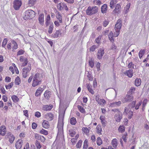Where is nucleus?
Returning a JSON list of instances; mask_svg holds the SVG:
<instances>
[{
    "mask_svg": "<svg viewBox=\"0 0 149 149\" xmlns=\"http://www.w3.org/2000/svg\"><path fill=\"white\" fill-rule=\"evenodd\" d=\"M42 79V74L39 73H36L33 77L32 85L35 87L40 85Z\"/></svg>",
    "mask_w": 149,
    "mask_h": 149,
    "instance_id": "f257e3e1",
    "label": "nucleus"
},
{
    "mask_svg": "<svg viewBox=\"0 0 149 149\" xmlns=\"http://www.w3.org/2000/svg\"><path fill=\"white\" fill-rule=\"evenodd\" d=\"M65 112L63 114H60L57 125L58 133L59 134L63 133V120Z\"/></svg>",
    "mask_w": 149,
    "mask_h": 149,
    "instance_id": "f03ea898",
    "label": "nucleus"
},
{
    "mask_svg": "<svg viewBox=\"0 0 149 149\" xmlns=\"http://www.w3.org/2000/svg\"><path fill=\"white\" fill-rule=\"evenodd\" d=\"M98 8L96 6H89L86 10V14L88 15H92L96 14L98 11Z\"/></svg>",
    "mask_w": 149,
    "mask_h": 149,
    "instance_id": "7ed1b4c3",
    "label": "nucleus"
},
{
    "mask_svg": "<svg viewBox=\"0 0 149 149\" xmlns=\"http://www.w3.org/2000/svg\"><path fill=\"white\" fill-rule=\"evenodd\" d=\"M25 16L24 17V19H32L35 16V12L34 11L31 10H26L25 12Z\"/></svg>",
    "mask_w": 149,
    "mask_h": 149,
    "instance_id": "20e7f679",
    "label": "nucleus"
},
{
    "mask_svg": "<svg viewBox=\"0 0 149 149\" xmlns=\"http://www.w3.org/2000/svg\"><path fill=\"white\" fill-rule=\"evenodd\" d=\"M13 7L15 10H18L22 5L21 1L20 0H15L13 2Z\"/></svg>",
    "mask_w": 149,
    "mask_h": 149,
    "instance_id": "39448f33",
    "label": "nucleus"
},
{
    "mask_svg": "<svg viewBox=\"0 0 149 149\" xmlns=\"http://www.w3.org/2000/svg\"><path fill=\"white\" fill-rule=\"evenodd\" d=\"M133 111H131V110H130L126 107H125V110L123 113V114L124 115H128L129 119H130L132 118L133 116Z\"/></svg>",
    "mask_w": 149,
    "mask_h": 149,
    "instance_id": "423d86ee",
    "label": "nucleus"
},
{
    "mask_svg": "<svg viewBox=\"0 0 149 149\" xmlns=\"http://www.w3.org/2000/svg\"><path fill=\"white\" fill-rule=\"evenodd\" d=\"M122 26V21L120 19H118L117 22L114 29L115 31H120Z\"/></svg>",
    "mask_w": 149,
    "mask_h": 149,
    "instance_id": "0eeeda50",
    "label": "nucleus"
},
{
    "mask_svg": "<svg viewBox=\"0 0 149 149\" xmlns=\"http://www.w3.org/2000/svg\"><path fill=\"white\" fill-rule=\"evenodd\" d=\"M104 53V49L103 48L99 49L97 54V57L99 59H102V56Z\"/></svg>",
    "mask_w": 149,
    "mask_h": 149,
    "instance_id": "6e6552de",
    "label": "nucleus"
},
{
    "mask_svg": "<svg viewBox=\"0 0 149 149\" xmlns=\"http://www.w3.org/2000/svg\"><path fill=\"white\" fill-rule=\"evenodd\" d=\"M6 137L9 139V141L11 143H13L15 140V137L10 132L7 133Z\"/></svg>",
    "mask_w": 149,
    "mask_h": 149,
    "instance_id": "1a4fd4ad",
    "label": "nucleus"
},
{
    "mask_svg": "<svg viewBox=\"0 0 149 149\" xmlns=\"http://www.w3.org/2000/svg\"><path fill=\"white\" fill-rule=\"evenodd\" d=\"M124 74L129 78H131L133 76V70L132 69H129L124 72Z\"/></svg>",
    "mask_w": 149,
    "mask_h": 149,
    "instance_id": "9d476101",
    "label": "nucleus"
},
{
    "mask_svg": "<svg viewBox=\"0 0 149 149\" xmlns=\"http://www.w3.org/2000/svg\"><path fill=\"white\" fill-rule=\"evenodd\" d=\"M122 118V114L121 112L118 114H116L114 116V118L116 121L118 122H120Z\"/></svg>",
    "mask_w": 149,
    "mask_h": 149,
    "instance_id": "9b49d317",
    "label": "nucleus"
},
{
    "mask_svg": "<svg viewBox=\"0 0 149 149\" xmlns=\"http://www.w3.org/2000/svg\"><path fill=\"white\" fill-rule=\"evenodd\" d=\"M58 7L59 8V10H63L64 8L65 10H68V8L67 7L66 4L64 3H60L58 5Z\"/></svg>",
    "mask_w": 149,
    "mask_h": 149,
    "instance_id": "f8f14e48",
    "label": "nucleus"
},
{
    "mask_svg": "<svg viewBox=\"0 0 149 149\" xmlns=\"http://www.w3.org/2000/svg\"><path fill=\"white\" fill-rule=\"evenodd\" d=\"M23 144V141L22 139L18 140L15 143V146L16 149H20Z\"/></svg>",
    "mask_w": 149,
    "mask_h": 149,
    "instance_id": "ddd939ff",
    "label": "nucleus"
},
{
    "mask_svg": "<svg viewBox=\"0 0 149 149\" xmlns=\"http://www.w3.org/2000/svg\"><path fill=\"white\" fill-rule=\"evenodd\" d=\"M121 7L119 4H117L116 6L115 9L113 10V13H118L120 12Z\"/></svg>",
    "mask_w": 149,
    "mask_h": 149,
    "instance_id": "4468645a",
    "label": "nucleus"
},
{
    "mask_svg": "<svg viewBox=\"0 0 149 149\" xmlns=\"http://www.w3.org/2000/svg\"><path fill=\"white\" fill-rule=\"evenodd\" d=\"M133 96L131 95H127L124 99V102H127L131 101L133 100Z\"/></svg>",
    "mask_w": 149,
    "mask_h": 149,
    "instance_id": "2eb2a0df",
    "label": "nucleus"
},
{
    "mask_svg": "<svg viewBox=\"0 0 149 149\" xmlns=\"http://www.w3.org/2000/svg\"><path fill=\"white\" fill-rule=\"evenodd\" d=\"M6 128L5 126H1L0 127V135L4 136L6 133Z\"/></svg>",
    "mask_w": 149,
    "mask_h": 149,
    "instance_id": "dca6fc26",
    "label": "nucleus"
},
{
    "mask_svg": "<svg viewBox=\"0 0 149 149\" xmlns=\"http://www.w3.org/2000/svg\"><path fill=\"white\" fill-rule=\"evenodd\" d=\"M61 31L59 30H57L55 33H53L52 35V37L54 38H57L59 35H61Z\"/></svg>",
    "mask_w": 149,
    "mask_h": 149,
    "instance_id": "f3484780",
    "label": "nucleus"
},
{
    "mask_svg": "<svg viewBox=\"0 0 149 149\" xmlns=\"http://www.w3.org/2000/svg\"><path fill=\"white\" fill-rule=\"evenodd\" d=\"M121 104V102L120 101H118L117 102H116L111 103L110 104V106L112 107H118Z\"/></svg>",
    "mask_w": 149,
    "mask_h": 149,
    "instance_id": "a211bd4d",
    "label": "nucleus"
},
{
    "mask_svg": "<svg viewBox=\"0 0 149 149\" xmlns=\"http://www.w3.org/2000/svg\"><path fill=\"white\" fill-rule=\"evenodd\" d=\"M43 91V90L42 88L40 87L38 88L37 90L36 91L35 93V95L37 97L40 95L42 93Z\"/></svg>",
    "mask_w": 149,
    "mask_h": 149,
    "instance_id": "6ab92c4d",
    "label": "nucleus"
},
{
    "mask_svg": "<svg viewBox=\"0 0 149 149\" xmlns=\"http://www.w3.org/2000/svg\"><path fill=\"white\" fill-rule=\"evenodd\" d=\"M44 15L43 14L40 15L38 18V21L40 24L42 25L44 24Z\"/></svg>",
    "mask_w": 149,
    "mask_h": 149,
    "instance_id": "aec40b11",
    "label": "nucleus"
},
{
    "mask_svg": "<svg viewBox=\"0 0 149 149\" xmlns=\"http://www.w3.org/2000/svg\"><path fill=\"white\" fill-rule=\"evenodd\" d=\"M49 122L48 121L44 120L42 123V126L45 129L48 128L49 127Z\"/></svg>",
    "mask_w": 149,
    "mask_h": 149,
    "instance_id": "412c9836",
    "label": "nucleus"
},
{
    "mask_svg": "<svg viewBox=\"0 0 149 149\" xmlns=\"http://www.w3.org/2000/svg\"><path fill=\"white\" fill-rule=\"evenodd\" d=\"M131 5L130 3H129L126 5L124 8V12L125 14H127L129 11V9Z\"/></svg>",
    "mask_w": 149,
    "mask_h": 149,
    "instance_id": "4be33fe9",
    "label": "nucleus"
},
{
    "mask_svg": "<svg viewBox=\"0 0 149 149\" xmlns=\"http://www.w3.org/2000/svg\"><path fill=\"white\" fill-rule=\"evenodd\" d=\"M107 5L106 4H104L101 7V11L103 13H105L107 11Z\"/></svg>",
    "mask_w": 149,
    "mask_h": 149,
    "instance_id": "5701e85b",
    "label": "nucleus"
},
{
    "mask_svg": "<svg viewBox=\"0 0 149 149\" xmlns=\"http://www.w3.org/2000/svg\"><path fill=\"white\" fill-rule=\"evenodd\" d=\"M111 144L114 148H116L118 145L117 140L116 139H114L112 140Z\"/></svg>",
    "mask_w": 149,
    "mask_h": 149,
    "instance_id": "b1692460",
    "label": "nucleus"
},
{
    "mask_svg": "<svg viewBox=\"0 0 149 149\" xmlns=\"http://www.w3.org/2000/svg\"><path fill=\"white\" fill-rule=\"evenodd\" d=\"M52 105H44L43 106V110L46 111L50 110L52 109Z\"/></svg>",
    "mask_w": 149,
    "mask_h": 149,
    "instance_id": "393cba45",
    "label": "nucleus"
},
{
    "mask_svg": "<svg viewBox=\"0 0 149 149\" xmlns=\"http://www.w3.org/2000/svg\"><path fill=\"white\" fill-rule=\"evenodd\" d=\"M141 81L140 79L136 78L134 81L135 85L137 86H140L141 84Z\"/></svg>",
    "mask_w": 149,
    "mask_h": 149,
    "instance_id": "a878e982",
    "label": "nucleus"
},
{
    "mask_svg": "<svg viewBox=\"0 0 149 149\" xmlns=\"http://www.w3.org/2000/svg\"><path fill=\"white\" fill-rule=\"evenodd\" d=\"M86 86L89 91L92 94L94 93L93 90L92 89L91 87L90 86V84H86Z\"/></svg>",
    "mask_w": 149,
    "mask_h": 149,
    "instance_id": "bb28decb",
    "label": "nucleus"
},
{
    "mask_svg": "<svg viewBox=\"0 0 149 149\" xmlns=\"http://www.w3.org/2000/svg\"><path fill=\"white\" fill-rule=\"evenodd\" d=\"M116 3V0H111L110 3V7L112 9L113 8L114 6V5H115Z\"/></svg>",
    "mask_w": 149,
    "mask_h": 149,
    "instance_id": "cd10ccee",
    "label": "nucleus"
},
{
    "mask_svg": "<svg viewBox=\"0 0 149 149\" xmlns=\"http://www.w3.org/2000/svg\"><path fill=\"white\" fill-rule=\"evenodd\" d=\"M46 118L49 121H51L53 119V114L52 113L47 114L46 115Z\"/></svg>",
    "mask_w": 149,
    "mask_h": 149,
    "instance_id": "c85d7f7f",
    "label": "nucleus"
},
{
    "mask_svg": "<svg viewBox=\"0 0 149 149\" xmlns=\"http://www.w3.org/2000/svg\"><path fill=\"white\" fill-rule=\"evenodd\" d=\"M51 92L49 91H46L44 94V95L45 98L46 99H49L51 95Z\"/></svg>",
    "mask_w": 149,
    "mask_h": 149,
    "instance_id": "c756f323",
    "label": "nucleus"
},
{
    "mask_svg": "<svg viewBox=\"0 0 149 149\" xmlns=\"http://www.w3.org/2000/svg\"><path fill=\"white\" fill-rule=\"evenodd\" d=\"M148 101V100L147 99H145L142 103V110L143 111L145 109L146 106L147 104V102Z\"/></svg>",
    "mask_w": 149,
    "mask_h": 149,
    "instance_id": "7c9ffc66",
    "label": "nucleus"
},
{
    "mask_svg": "<svg viewBox=\"0 0 149 149\" xmlns=\"http://www.w3.org/2000/svg\"><path fill=\"white\" fill-rule=\"evenodd\" d=\"M70 123L72 125H75L77 122L76 118L74 117L70 119Z\"/></svg>",
    "mask_w": 149,
    "mask_h": 149,
    "instance_id": "2f4dec72",
    "label": "nucleus"
},
{
    "mask_svg": "<svg viewBox=\"0 0 149 149\" xmlns=\"http://www.w3.org/2000/svg\"><path fill=\"white\" fill-rule=\"evenodd\" d=\"M31 65L29 64L27 67H25L22 70H25V71L27 72H26L28 73L31 70Z\"/></svg>",
    "mask_w": 149,
    "mask_h": 149,
    "instance_id": "473e14b6",
    "label": "nucleus"
},
{
    "mask_svg": "<svg viewBox=\"0 0 149 149\" xmlns=\"http://www.w3.org/2000/svg\"><path fill=\"white\" fill-rule=\"evenodd\" d=\"M31 65L29 64L27 67H25L22 70H25V71L27 72H26L28 73L31 70Z\"/></svg>",
    "mask_w": 149,
    "mask_h": 149,
    "instance_id": "72a5a7b5",
    "label": "nucleus"
},
{
    "mask_svg": "<svg viewBox=\"0 0 149 149\" xmlns=\"http://www.w3.org/2000/svg\"><path fill=\"white\" fill-rule=\"evenodd\" d=\"M113 34L112 31L110 32L109 35V38L111 42H113L114 40L113 38Z\"/></svg>",
    "mask_w": 149,
    "mask_h": 149,
    "instance_id": "f704fd0d",
    "label": "nucleus"
},
{
    "mask_svg": "<svg viewBox=\"0 0 149 149\" xmlns=\"http://www.w3.org/2000/svg\"><path fill=\"white\" fill-rule=\"evenodd\" d=\"M98 104L101 105H104L106 104L105 100L103 99H100L97 102Z\"/></svg>",
    "mask_w": 149,
    "mask_h": 149,
    "instance_id": "c9c22d12",
    "label": "nucleus"
},
{
    "mask_svg": "<svg viewBox=\"0 0 149 149\" xmlns=\"http://www.w3.org/2000/svg\"><path fill=\"white\" fill-rule=\"evenodd\" d=\"M82 141L81 140H80L77 143L76 147L77 148H81L82 143Z\"/></svg>",
    "mask_w": 149,
    "mask_h": 149,
    "instance_id": "e433bc0d",
    "label": "nucleus"
},
{
    "mask_svg": "<svg viewBox=\"0 0 149 149\" xmlns=\"http://www.w3.org/2000/svg\"><path fill=\"white\" fill-rule=\"evenodd\" d=\"M88 147V140L87 139H86L84 142L83 149H87Z\"/></svg>",
    "mask_w": 149,
    "mask_h": 149,
    "instance_id": "4c0bfd02",
    "label": "nucleus"
},
{
    "mask_svg": "<svg viewBox=\"0 0 149 149\" xmlns=\"http://www.w3.org/2000/svg\"><path fill=\"white\" fill-rule=\"evenodd\" d=\"M21 83V80L18 76L17 77L15 80V83L17 85H19Z\"/></svg>",
    "mask_w": 149,
    "mask_h": 149,
    "instance_id": "58836bf2",
    "label": "nucleus"
},
{
    "mask_svg": "<svg viewBox=\"0 0 149 149\" xmlns=\"http://www.w3.org/2000/svg\"><path fill=\"white\" fill-rule=\"evenodd\" d=\"M54 25L53 23L51 24L49 27L48 32L49 34L51 33L53 31Z\"/></svg>",
    "mask_w": 149,
    "mask_h": 149,
    "instance_id": "ea45409f",
    "label": "nucleus"
},
{
    "mask_svg": "<svg viewBox=\"0 0 149 149\" xmlns=\"http://www.w3.org/2000/svg\"><path fill=\"white\" fill-rule=\"evenodd\" d=\"M12 43L13 45V49H16L18 48V45L17 43L15 41L13 40L12 41Z\"/></svg>",
    "mask_w": 149,
    "mask_h": 149,
    "instance_id": "a19ab883",
    "label": "nucleus"
},
{
    "mask_svg": "<svg viewBox=\"0 0 149 149\" xmlns=\"http://www.w3.org/2000/svg\"><path fill=\"white\" fill-rule=\"evenodd\" d=\"M136 104V101H133L130 104L129 106L131 108H133L135 107Z\"/></svg>",
    "mask_w": 149,
    "mask_h": 149,
    "instance_id": "79ce46f5",
    "label": "nucleus"
},
{
    "mask_svg": "<svg viewBox=\"0 0 149 149\" xmlns=\"http://www.w3.org/2000/svg\"><path fill=\"white\" fill-rule=\"evenodd\" d=\"M134 64L132 62H129L127 66L128 68L129 69H134Z\"/></svg>",
    "mask_w": 149,
    "mask_h": 149,
    "instance_id": "37998d69",
    "label": "nucleus"
},
{
    "mask_svg": "<svg viewBox=\"0 0 149 149\" xmlns=\"http://www.w3.org/2000/svg\"><path fill=\"white\" fill-rule=\"evenodd\" d=\"M69 134L72 137L74 136L76 134L75 132L72 129H70L69 130Z\"/></svg>",
    "mask_w": 149,
    "mask_h": 149,
    "instance_id": "c03bdc74",
    "label": "nucleus"
},
{
    "mask_svg": "<svg viewBox=\"0 0 149 149\" xmlns=\"http://www.w3.org/2000/svg\"><path fill=\"white\" fill-rule=\"evenodd\" d=\"M56 17L58 19L59 23H62V22L61 16L59 13L57 14Z\"/></svg>",
    "mask_w": 149,
    "mask_h": 149,
    "instance_id": "a18cd8bd",
    "label": "nucleus"
},
{
    "mask_svg": "<svg viewBox=\"0 0 149 149\" xmlns=\"http://www.w3.org/2000/svg\"><path fill=\"white\" fill-rule=\"evenodd\" d=\"M96 143L99 146H100L102 143V141L100 137H98L97 138L96 141Z\"/></svg>",
    "mask_w": 149,
    "mask_h": 149,
    "instance_id": "49530a36",
    "label": "nucleus"
},
{
    "mask_svg": "<svg viewBox=\"0 0 149 149\" xmlns=\"http://www.w3.org/2000/svg\"><path fill=\"white\" fill-rule=\"evenodd\" d=\"M12 100L15 102H17L19 100V99L15 95H13L12 96Z\"/></svg>",
    "mask_w": 149,
    "mask_h": 149,
    "instance_id": "de8ad7c7",
    "label": "nucleus"
},
{
    "mask_svg": "<svg viewBox=\"0 0 149 149\" xmlns=\"http://www.w3.org/2000/svg\"><path fill=\"white\" fill-rule=\"evenodd\" d=\"M119 132L121 133L123 132L125 130V127L123 126H120L118 129Z\"/></svg>",
    "mask_w": 149,
    "mask_h": 149,
    "instance_id": "09e8293b",
    "label": "nucleus"
},
{
    "mask_svg": "<svg viewBox=\"0 0 149 149\" xmlns=\"http://www.w3.org/2000/svg\"><path fill=\"white\" fill-rule=\"evenodd\" d=\"M39 132L45 135H47L48 134V131L44 129H42L40 130Z\"/></svg>",
    "mask_w": 149,
    "mask_h": 149,
    "instance_id": "8fccbe9b",
    "label": "nucleus"
},
{
    "mask_svg": "<svg viewBox=\"0 0 149 149\" xmlns=\"http://www.w3.org/2000/svg\"><path fill=\"white\" fill-rule=\"evenodd\" d=\"M77 108L81 112L84 113L85 112L84 109L81 106L78 105L77 106Z\"/></svg>",
    "mask_w": 149,
    "mask_h": 149,
    "instance_id": "3c124183",
    "label": "nucleus"
},
{
    "mask_svg": "<svg viewBox=\"0 0 149 149\" xmlns=\"http://www.w3.org/2000/svg\"><path fill=\"white\" fill-rule=\"evenodd\" d=\"M97 133L98 134H100L102 131V129L100 125H98L96 127Z\"/></svg>",
    "mask_w": 149,
    "mask_h": 149,
    "instance_id": "603ef678",
    "label": "nucleus"
},
{
    "mask_svg": "<svg viewBox=\"0 0 149 149\" xmlns=\"http://www.w3.org/2000/svg\"><path fill=\"white\" fill-rule=\"evenodd\" d=\"M105 117L102 116H101L100 118V119L101 120V122L103 125H105V123L104 121Z\"/></svg>",
    "mask_w": 149,
    "mask_h": 149,
    "instance_id": "864d4df0",
    "label": "nucleus"
},
{
    "mask_svg": "<svg viewBox=\"0 0 149 149\" xmlns=\"http://www.w3.org/2000/svg\"><path fill=\"white\" fill-rule=\"evenodd\" d=\"M13 85V82H11L8 85H6L5 87L7 89L10 88L12 87Z\"/></svg>",
    "mask_w": 149,
    "mask_h": 149,
    "instance_id": "5fc2aeb1",
    "label": "nucleus"
},
{
    "mask_svg": "<svg viewBox=\"0 0 149 149\" xmlns=\"http://www.w3.org/2000/svg\"><path fill=\"white\" fill-rule=\"evenodd\" d=\"M145 52V50H140L139 53V56L140 58H141L143 55L144 54Z\"/></svg>",
    "mask_w": 149,
    "mask_h": 149,
    "instance_id": "6e6d98bb",
    "label": "nucleus"
},
{
    "mask_svg": "<svg viewBox=\"0 0 149 149\" xmlns=\"http://www.w3.org/2000/svg\"><path fill=\"white\" fill-rule=\"evenodd\" d=\"M142 101H141L139 102L138 103H137L136 105H135V107H134L135 109L136 110H137L138 109H139V106L141 105V104H142Z\"/></svg>",
    "mask_w": 149,
    "mask_h": 149,
    "instance_id": "4d7b16f0",
    "label": "nucleus"
},
{
    "mask_svg": "<svg viewBox=\"0 0 149 149\" xmlns=\"http://www.w3.org/2000/svg\"><path fill=\"white\" fill-rule=\"evenodd\" d=\"M82 130L83 132L86 134H88L89 132V130L87 127H83Z\"/></svg>",
    "mask_w": 149,
    "mask_h": 149,
    "instance_id": "13d9d810",
    "label": "nucleus"
},
{
    "mask_svg": "<svg viewBox=\"0 0 149 149\" xmlns=\"http://www.w3.org/2000/svg\"><path fill=\"white\" fill-rule=\"evenodd\" d=\"M36 0H30L29 1L28 3L30 6H32L35 4Z\"/></svg>",
    "mask_w": 149,
    "mask_h": 149,
    "instance_id": "bf43d9fd",
    "label": "nucleus"
},
{
    "mask_svg": "<svg viewBox=\"0 0 149 149\" xmlns=\"http://www.w3.org/2000/svg\"><path fill=\"white\" fill-rule=\"evenodd\" d=\"M87 77L88 80L90 81H92L93 80V77L91 74L89 72H88Z\"/></svg>",
    "mask_w": 149,
    "mask_h": 149,
    "instance_id": "052dcab7",
    "label": "nucleus"
},
{
    "mask_svg": "<svg viewBox=\"0 0 149 149\" xmlns=\"http://www.w3.org/2000/svg\"><path fill=\"white\" fill-rule=\"evenodd\" d=\"M36 145L37 149H40V148L41 147V146L40 145V142L38 141H36Z\"/></svg>",
    "mask_w": 149,
    "mask_h": 149,
    "instance_id": "680f3d73",
    "label": "nucleus"
},
{
    "mask_svg": "<svg viewBox=\"0 0 149 149\" xmlns=\"http://www.w3.org/2000/svg\"><path fill=\"white\" fill-rule=\"evenodd\" d=\"M109 24V21L108 19H105L103 23V25L104 27H106Z\"/></svg>",
    "mask_w": 149,
    "mask_h": 149,
    "instance_id": "e2e57ef3",
    "label": "nucleus"
},
{
    "mask_svg": "<svg viewBox=\"0 0 149 149\" xmlns=\"http://www.w3.org/2000/svg\"><path fill=\"white\" fill-rule=\"evenodd\" d=\"M24 62H23L22 63V66L24 67L26 66L28 63V61L27 58H25V60H24Z\"/></svg>",
    "mask_w": 149,
    "mask_h": 149,
    "instance_id": "0e129e2a",
    "label": "nucleus"
},
{
    "mask_svg": "<svg viewBox=\"0 0 149 149\" xmlns=\"http://www.w3.org/2000/svg\"><path fill=\"white\" fill-rule=\"evenodd\" d=\"M24 51L22 49H20L17 52V56L21 55L23 54L24 52Z\"/></svg>",
    "mask_w": 149,
    "mask_h": 149,
    "instance_id": "69168bd1",
    "label": "nucleus"
},
{
    "mask_svg": "<svg viewBox=\"0 0 149 149\" xmlns=\"http://www.w3.org/2000/svg\"><path fill=\"white\" fill-rule=\"evenodd\" d=\"M127 135V133H125V134H124L122 136V139H123V140L125 142H126L127 141V139L126 138V136Z\"/></svg>",
    "mask_w": 149,
    "mask_h": 149,
    "instance_id": "338daca9",
    "label": "nucleus"
},
{
    "mask_svg": "<svg viewBox=\"0 0 149 149\" xmlns=\"http://www.w3.org/2000/svg\"><path fill=\"white\" fill-rule=\"evenodd\" d=\"M96 48V46L95 45H93L90 47L89 49L90 51L92 52H93L95 51Z\"/></svg>",
    "mask_w": 149,
    "mask_h": 149,
    "instance_id": "774afa93",
    "label": "nucleus"
}]
</instances>
